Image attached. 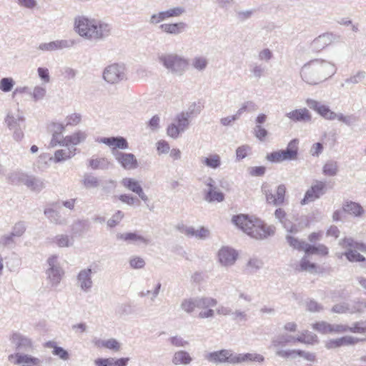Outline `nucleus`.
Instances as JSON below:
<instances>
[{"instance_id": "nucleus-48", "label": "nucleus", "mask_w": 366, "mask_h": 366, "mask_svg": "<svg viewBox=\"0 0 366 366\" xmlns=\"http://www.w3.org/2000/svg\"><path fill=\"white\" fill-rule=\"evenodd\" d=\"M164 13L167 20L169 19L182 16L186 13V9L184 6H178L164 10Z\"/></svg>"}, {"instance_id": "nucleus-20", "label": "nucleus", "mask_w": 366, "mask_h": 366, "mask_svg": "<svg viewBox=\"0 0 366 366\" xmlns=\"http://www.w3.org/2000/svg\"><path fill=\"white\" fill-rule=\"evenodd\" d=\"M92 274V269L84 268L80 270L76 276V285L84 292H90L93 287Z\"/></svg>"}, {"instance_id": "nucleus-57", "label": "nucleus", "mask_w": 366, "mask_h": 366, "mask_svg": "<svg viewBox=\"0 0 366 366\" xmlns=\"http://www.w3.org/2000/svg\"><path fill=\"white\" fill-rule=\"evenodd\" d=\"M286 239L288 244L293 248L297 249L298 250L305 251L307 245V243L305 242L300 241L298 239L291 235H287Z\"/></svg>"}, {"instance_id": "nucleus-45", "label": "nucleus", "mask_w": 366, "mask_h": 366, "mask_svg": "<svg viewBox=\"0 0 366 366\" xmlns=\"http://www.w3.org/2000/svg\"><path fill=\"white\" fill-rule=\"evenodd\" d=\"M347 313H362L366 308V303L362 301H351L347 302Z\"/></svg>"}, {"instance_id": "nucleus-25", "label": "nucleus", "mask_w": 366, "mask_h": 366, "mask_svg": "<svg viewBox=\"0 0 366 366\" xmlns=\"http://www.w3.org/2000/svg\"><path fill=\"white\" fill-rule=\"evenodd\" d=\"M116 237L117 240L125 242L127 244H148L149 243V239L139 234L137 232L117 233Z\"/></svg>"}, {"instance_id": "nucleus-5", "label": "nucleus", "mask_w": 366, "mask_h": 366, "mask_svg": "<svg viewBox=\"0 0 366 366\" xmlns=\"http://www.w3.org/2000/svg\"><path fill=\"white\" fill-rule=\"evenodd\" d=\"M339 245L345 251L342 253H337L338 258L343 256L350 262H363L365 257L359 252L366 253V244L362 242L355 241L352 237H345L339 240Z\"/></svg>"}, {"instance_id": "nucleus-49", "label": "nucleus", "mask_w": 366, "mask_h": 366, "mask_svg": "<svg viewBox=\"0 0 366 366\" xmlns=\"http://www.w3.org/2000/svg\"><path fill=\"white\" fill-rule=\"evenodd\" d=\"M305 252L307 254H320L325 256L328 254V248L324 244L312 246L307 243Z\"/></svg>"}, {"instance_id": "nucleus-23", "label": "nucleus", "mask_w": 366, "mask_h": 366, "mask_svg": "<svg viewBox=\"0 0 366 366\" xmlns=\"http://www.w3.org/2000/svg\"><path fill=\"white\" fill-rule=\"evenodd\" d=\"M121 184L127 189L137 194L139 197L144 202L148 201V197L144 192L139 181L134 178L125 177L122 179Z\"/></svg>"}, {"instance_id": "nucleus-3", "label": "nucleus", "mask_w": 366, "mask_h": 366, "mask_svg": "<svg viewBox=\"0 0 366 366\" xmlns=\"http://www.w3.org/2000/svg\"><path fill=\"white\" fill-rule=\"evenodd\" d=\"M233 223L244 232L256 239H262L274 235L275 227L267 225L257 218H249L247 215L239 214L234 216Z\"/></svg>"}, {"instance_id": "nucleus-29", "label": "nucleus", "mask_w": 366, "mask_h": 366, "mask_svg": "<svg viewBox=\"0 0 366 366\" xmlns=\"http://www.w3.org/2000/svg\"><path fill=\"white\" fill-rule=\"evenodd\" d=\"M264 361L263 355L257 353H234V365L251 362L262 363Z\"/></svg>"}, {"instance_id": "nucleus-22", "label": "nucleus", "mask_w": 366, "mask_h": 366, "mask_svg": "<svg viewBox=\"0 0 366 366\" xmlns=\"http://www.w3.org/2000/svg\"><path fill=\"white\" fill-rule=\"evenodd\" d=\"M99 143L104 144L112 149V154L114 156V151L117 149H127L129 144L123 137H102L98 139Z\"/></svg>"}, {"instance_id": "nucleus-53", "label": "nucleus", "mask_w": 366, "mask_h": 366, "mask_svg": "<svg viewBox=\"0 0 366 366\" xmlns=\"http://www.w3.org/2000/svg\"><path fill=\"white\" fill-rule=\"evenodd\" d=\"M26 229V223L24 221L17 222L12 227L11 233L12 236L19 238L25 233Z\"/></svg>"}, {"instance_id": "nucleus-47", "label": "nucleus", "mask_w": 366, "mask_h": 366, "mask_svg": "<svg viewBox=\"0 0 366 366\" xmlns=\"http://www.w3.org/2000/svg\"><path fill=\"white\" fill-rule=\"evenodd\" d=\"M366 77V72L365 71H357L355 74L350 75L348 78L345 79V84L354 85L357 84L362 81Z\"/></svg>"}, {"instance_id": "nucleus-51", "label": "nucleus", "mask_w": 366, "mask_h": 366, "mask_svg": "<svg viewBox=\"0 0 366 366\" xmlns=\"http://www.w3.org/2000/svg\"><path fill=\"white\" fill-rule=\"evenodd\" d=\"M299 351L300 350H291V349H287V350H282V349H278L276 350L275 354L277 356L280 357L282 358L288 360V359H295L299 355Z\"/></svg>"}, {"instance_id": "nucleus-60", "label": "nucleus", "mask_w": 366, "mask_h": 366, "mask_svg": "<svg viewBox=\"0 0 366 366\" xmlns=\"http://www.w3.org/2000/svg\"><path fill=\"white\" fill-rule=\"evenodd\" d=\"M350 332L358 334H366V321H359L354 322L350 327Z\"/></svg>"}, {"instance_id": "nucleus-19", "label": "nucleus", "mask_w": 366, "mask_h": 366, "mask_svg": "<svg viewBox=\"0 0 366 366\" xmlns=\"http://www.w3.org/2000/svg\"><path fill=\"white\" fill-rule=\"evenodd\" d=\"M218 260L223 267H231L234 264L238 253L234 249L229 247H222L218 251Z\"/></svg>"}, {"instance_id": "nucleus-14", "label": "nucleus", "mask_w": 366, "mask_h": 366, "mask_svg": "<svg viewBox=\"0 0 366 366\" xmlns=\"http://www.w3.org/2000/svg\"><path fill=\"white\" fill-rule=\"evenodd\" d=\"M177 229L180 233L184 234L188 237H194L197 239L202 240L207 239L210 235V231L204 227H200L195 229L193 227H189L181 224L177 226Z\"/></svg>"}, {"instance_id": "nucleus-27", "label": "nucleus", "mask_w": 366, "mask_h": 366, "mask_svg": "<svg viewBox=\"0 0 366 366\" xmlns=\"http://www.w3.org/2000/svg\"><path fill=\"white\" fill-rule=\"evenodd\" d=\"M188 26L184 21H178L175 23H165L159 26L160 30L169 35H179L186 31Z\"/></svg>"}, {"instance_id": "nucleus-36", "label": "nucleus", "mask_w": 366, "mask_h": 366, "mask_svg": "<svg viewBox=\"0 0 366 366\" xmlns=\"http://www.w3.org/2000/svg\"><path fill=\"white\" fill-rule=\"evenodd\" d=\"M200 162L212 169H217L222 165L221 157L218 154H209L207 157H202Z\"/></svg>"}, {"instance_id": "nucleus-18", "label": "nucleus", "mask_w": 366, "mask_h": 366, "mask_svg": "<svg viewBox=\"0 0 366 366\" xmlns=\"http://www.w3.org/2000/svg\"><path fill=\"white\" fill-rule=\"evenodd\" d=\"M306 104L311 109L315 111L324 119L330 121L335 119L337 113L332 112L328 106L322 104L320 102L312 99H307Z\"/></svg>"}, {"instance_id": "nucleus-24", "label": "nucleus", "mask_w": 366, "mask_h": 366, "mask_svg": "<svg viewBox=\"0 0 366 366\" xmlns=\"http://www.w3.org/2000/svg\"><path fill=\"white\" fill-rule=\"evenodd\" d=\"M44 214L49 221L56 225L65 226L69 223V218L51 207H47L44 209Z\"/></svg>"}, {"instance_id": "nucleus-8", "label": "nucleus", "mask_w": 366, "mask_h": 366, "mask_svg": "<svg viewBox=\"0 0 366 366\" xmlns=\"http://www.w3.org/2000/svg\"><path fill=\"white\" fill-rule=\"evenodd\" d=\"M65 147L64 149L56 150L53 157L48 154H41L38 160V167L44 169L48 167V162L53 161L55 163H59L70 159L75 156L76 148Z\"/></svg>"}, {"instance_id": "nucleus-39", "label": "nucleus", "mask_w": 366, "mask_h": 366, "mask_svg": "<svg viewBox=\"0 0 366 366\" xmlns=\"http://www.w3.org/2000/svg\"><path fill=\"white\" fill-rule=\"evenodd\" d=\"M231 318L237 323H244L247 322L250 318L249 308L235 309L232 310Z\"/></svg>"}, {"instance_id": "nucleus-16", "label": "nucleus", "mask_w": 366, "mask_h": 366, "mask_svg": "<svg viewBox=\"0 0 366 366\" xmlns=\"http://www.w3.org/2000/svg\"><path fill=\"white\" fill-rule=\"evenodd\" d=\"M204 184L207 189H204L205 196L204 199L208 202H221L224 199V195L222 192L217 189L214 180L209 177L204 181Z\"/></svg>"}, {"instance_id": "nucleus-21", "label": "nucleus", "mask_w": 366, "mask_h": 366, "mask_svg": "<svg viewBox=\"0 0 366 366\" xmlns=\"http://www.w3.org/2000/svg\"><path fill=\"white\" fill-rule=\"evenodd\" d=\"M11 362L22 366H39L41 361L40 359L30 355L16 353L9 357Z\"/></svg>"}, {"instance_id": "nucleus-63", "label": "nucleus", "mask_w": 366, "mask_h": 366, "mask_svg": "<svg viewBox=\"0 0 366 366\" xmlns=\"http://www.w3.org/2000/svg\"><path fill=\"white\" fill-rule=\"evenodd\" d=\"M129 265L133 269H142L145 266V261L141 257L132 256L129 259Z\"/></svg>"}, {"instance_id": "nucleus-33", "label": "nucleus", "mask_w": 366, "mask_h": 366, "mask_svg": "<svg viewBox=\"0 0 366 366\" xmlns=\"http://www.w3.org/2000/svg\"><path fill=\"white\" fill-rule=\"evenodd\" d=\"M285 116L294 122H310L311 114L306 108L298 109L287 112Z\"/></svg>"}, {"instance_id": "nucleus-54", "label": "nucleus", "mask_w": 366, "mask_h": 366, "mask_svg": "<svg viewBox=\"0 0 366 366\" xmlns=\"http://www.w3.org/2000/svg\"><path fill=\"white\" fill-rule=\"evenodd\" d=\"M161 287V282H158L153 290H143L139 293V296L140 297H144L148 295H152L150 300L152 302H154L160 292Z\"/></svg>"}, {"instance_id": "nucleus-52", "label": "nucleus", "mask_w": 366, "mask_h": 366, "mask_svg": "<svg viewBox=\"0 0 366 366\" xmlns=\"http://www.w3.org/2000/svg\"><path fill=\"white\" fill-rule=\"evenodd\" d=\"M46 94V89L42 84L35 86L33 89V92L30 93L34 102L42 100L45 97Z\"/></svg>"}, {"instance_id": "nucleus-2", "label": "nucleus", "mask_w": 366, "mask_h": 366, "mask_svg": "<svg viewBox=\"0 0 366 366\" xmlns=\"http://www.w3.org/2000/svg\"><path fill=\"white\" fill-rule=\"evenodd\" d=\"M335 65L322 59H315L305 64L300 70L302 79L310 85L325 81L336 73Z\"/></svg>"}, {"instance_id": "nucleus-61", "label": "nucleus", "mask_w": 366, "mask_h": 366, "mask_svg": "<svg viewBox=\"0 0 366 366\" xmlns=\"http://www.w3.org/2000/svg\"><path fill=\"white\" fill-rule=\"evenodd\" d=\"M124 217V213L122 211L118 210L107 221V226L111 227V228L115 227L116 226H117L121 222V221L122 220Z\"/></svg>"}, {"instance_id": "nucleus-41", "label": "nucleus", "mask_w": 366, "mask_h": 366, "mask_svg": "<svg viewBox=\"0 0 366 366\" xmlns=\"http://www.w3.org/2000/svg\"><path fill=\"white\" fill-rule=\"evenodd\" d=\"M339 171L338 163L335 160H328L322 167V173L327 177H335Z\"/></svg>"}, {"instance_id": "nucleus-35", "label": "nucleus", "mask_w": 366, "mask_h": 366, "mask_svg": "<svg viewBox=\"0 0 366 366\" xmlns=\"http://www.w3.org/2000/svg\"><path fill=\"white\" fill-rule=\"evenodd\" d=\"M192 357L189 352L184 350L175 352L172 358V362L174 365H188L192 362Z\"/></svg>"}, {"instance_id": "nucleus-15", "label": "nucleus", "mask_w": 366, "mask_h": 366, "mask_svg": "<svg viewBox=\"0 0 366 366\" xmlns=\"http://www.w3.org/2000/svg\"><path fill=\"white\" fill-rule=\"evenodd\" d=\"M114 157L122 168L126 170H133L138 167V161L132 153L114 151Z\"/></svg>"}, {"instance_id": "nucleus-17", "label": "nucleus", "mask_w": 366, "mask_h": 366, "mask_svg": "<svg viewBox=\"0 0 366 366\" xmlns=\"http://www.w3.org/2000/svg\"><path fill=\"white\" fill-rule=\"evenodd\" d=\"M75 41L72 39H57L50 42L41 43L38 49L42 51H54L72 47Z\"/></svg>"}, {"instance_id": "nucleus-11", "label": "nucleus", "mask_w": 366, "mask_h": 366, "mask_svg": "<svg viewBox=\"0 0 366 366\" xmlns=\"http://www.w3.org/2000/svg\"><path fill=\"white\" fill-rule=\"evenodd\" d=\"M103 79L109 84H114L127 79L126 69L123 64H112L103 71Z\"/></svg>"}, {"instance_id": "nucleus-9", "label": "nucleus", "mask_w": 366, "mask_h": 366, "mask_svg": "<svg viewBox=\"0 0 366 366\" xmlns=\"http://www.w3.org/2000/svg\"><path fill=\"white\" fill-rule=\"evenodd\" d=\"M49 265L46 269V274L49 284L51 287H56L59 285L64 274V271L60 266L58 261V257L56 255H52L47 259Z\"/></svg>"}, {"instance_id": "nucleus-6", "label": "nucleus", "mask_w": 366, "mask_h": 366, "mask_svg": "<svg viewBox=\"0 0 366 366\" xmlns=\"http://www.w3.org/2000/svg\"><path fill=\"white\" fill-rule=\"evenodd\" d=\"M317 338L315 335L309 334L308 331L305 330L297 337L288 334L279 335L272 340L271 345L276 350H278L288 344L297 342L304 344H313L317 342Z\"/></svg>"}, {"instance_id": "nucleus-64", "label": "nucleus", "mask_w": 366, "mask_h": 366, "mask_svg": "<svg viewBox=\"0 0 366 366\" xmlns=\"http://www.w3.org/2000/svg\"><path fill=\"white\" fill-rule=\"evenodd\" d=\"M83 184L86 188H95L99 186V181L96 177L85 175L83 179Z\"/></svg>"}, {"instance_id": "nucleus-10", "label": "nucleus", "mask_w": 366, "mask_h": 366, "mask_svg": "<svg viewBox=\"0 0 366 366\" xmlns=\"http://www.w3.org/2000/svg\"><path fill=\"white\" fill-rule=\"evenodd\" d=\"M214 301L207 296L184 298L181 301L180 309L187 314L193 313L199 307H206L214 304Z\"/></svg>"}, {"instance_id": "nucleus-4", "label": "nucleus", "mask_w": 366, "mask_h": 366, "mask_svg": "<svg viewBox=\"0 0 366 366\" xmlns=\"http://www.w3.org/2000/svg\"><path fill=\"white\" fill-rule=\"evenodd\" d=\"M158 62L169 73L182 76L189 68V59L177 53H162L157 55Z\"/></svg>"}, {"instance_id": "nucleus-32", "label": "nucleus", "mask_w": 366, "mask_h": 366, "mask_svg": "<svg viewBox=\"0 0 366 366\" xmlns=\"http://www.w3.org/2000/svg\"><path fill=\"white\" fill-rule=\"evenodd\" d=\"M299 141L297 139L291 140L286 149L282 151L283 161L295 160L297 158Z\"/></svg>"}, {"instance_id": "nucleus-46", "label": "nucleus", "mask_w": 366, "mask_h": 366, "mask_svg": "<svg viewBox=\"0 0 366 366\" xmlns=\"http://www.w3.org/2000/svg\"><path fill=\"white\" fill-rule=\"evenodd\" d=\"M263 264L264 263L261 259L252 257L248 260L246 264V269L248 272L254 274L259 270L263 267Z\"/></svg>"}, {"instance_id": "nucleus-44", "label": "nucleus", "mask_w": 366, "mask_h": 366, "mask_svg": "<svg viewBox=\"0 0 366 366\" xmlns=\"http://www.w3.org/2000/svg\"><path fill=\"white\" fill-rule=\"evenodd\" d=\"M28 175L21 171H14L8 174V179L14 184H25Z\"/></svg>"}, {"instance_id": "nucleus-43", "label": "nucleus", "mask_w": 366, "mask_h": 366, "mask_svg": "<svg viewBox=\"0 0 366 366\" xmlns=\"http://www.w3.org/2000/svg\"><path fill=\"white\" fill-rule=\"evenodd\" d=\"M24 185L34 192H40L45 187L41 179L29 175Z\"/></svg>"}, {"instance_id": "nucleus-1", "label": "nucleus", "mask_w": 366, "mask_h": 366, "mask_svg": "<svg viewBox=\"0 0 366 366\" xmlns=\"http://www.w3.org/2000/svg\"><path fill=\"white\" fill-rule=\"evenodd\" d=\"M74 30L86 40L98 41L109 37L112 27L104 20L80 14L74 19Z\"/></svg>"}, {"instance_id": "nucleus-34", "label": "nucleus", "mask_w": 366, "mask_h": 366, "mask_svg": "<svg viewBox=\"0 0 366 366\" xmlns=\"http://www.w3.org/2000/svg\"><path fill=\"white\" fill-rule=\"evenodd\" d=\"M193 109H189V111L181 112L177 114L174 119V123L178 126L179 129L184 132L189 126L190 119L192 117Z\"/></svg>"}, {"instance_id": "nucleus-7", "label": "nucleus", "mask_w": 366, "mask_h": 366, "mask_svg": "<svg viewBox=\"0 0 366 366\" xmlns=\"http://www.w3.org/2000/svg\"><path fill=\"white\" fill-rule=\"evenodd\" d=\"M5 124L10 130H13V138L14 140L21 141L24 137L23 129L25 128V117L22 112L17 107L14 111H9L6 118Z\"/></svg>"}, {"instance_id": "nucleus-12", "label": "nucleus", "mask_w": 366, "mask_h": 366, "mask_svg": "<svg viewBox=\"0 0 366 366\" xmlns=\"http://www.w3.org/2000/svg\"><path fill=\"white\" fill-rule=\"evenodd\" d=\"M326 183L322 181L315 180L310 187L306 191L304 198L301 200L302 205L307 204L320 199L326 193Z\"/></svg>"}, {"instance_id": "nucleus-58", "label": "nucleus", "mask_w": 366, "mask_h": 366, "mask_svg": "<svg viewBox=\"0 0 366 366\" xmlns=\"http://www.w3.org/2000/svg\"><path fill=\"white\" fill-rule=\"evenodd\" d=\"M109 162L106 159H91L89 161V166L92 169H106L109 168Z\"/></svg>"}, {"instance_id": "nucleus-30", "label": "nucleus", "mask_w": 366, "mask_h": 366, "mask_svg": "<svg viewBox=\"0 0 366 366\" xmlns=\"http://www.w3.org/2000/svg\"><path fill=\"white\" fill-rule=\"evenodd\" d=\"M87 137L85 132L78 131L63 138V147L76 148L75 146L84 142Z\"/></svg>"}, {"instance_id": "nucleus-40", "label": "nucleus", "mask_w": 366, "mask_h": 366, "mask_svg": "<svg viewBox=\"0 0 366 366\" xmlns=\"http://www.w3.org/2000/svg\"><path fill=\"white\" fill-rule=\"evenodd\" d=\"M343 211L355 217H360L364 213L362 207L360 204L353 202H347L345 204Z\"/></svg>"}, {"instance_id": "nucleus-28", "label": "nucleus", "mask_w": 366, "mask_h": 366, "mask_svg": "<svg viewBox=\"0 0 366 366\" xmlns=\"http://www.w3.org/2000/svg\"><path fill=\"white\" fill-rule=\"evenodd\" d=\"M360 340L357 337L352 336H345L327 341L325 342V347L328 350L335 349L342 346L355 345Z\"/></svg>"}, {"instance_id": "nucleus-26", "label": "nucleus", "mask_w": 366, "mask_h": 366, "mask_svg": "<svg viewBox=\"0 0 366 366\" xmlns=\"http://www.w3.org/2000/svg\"><path fill=\"white\" fill-rule=\"evenodd\" d=\"M10 340L19 350L27 352L33 350V343L31 340L20 333H13L10 337Z\"/></svg>"}, {"instance_id": "nucleus-38", "label": "nucleus", "mask_w": 366, "mask_h": 366, "mask_svg": "<svg viewBox=\"0 0 366 366\" xmlns=\"http://www.w3.org/2000/svg\"><path fill=\"white\" fill-rule=\"evenodd\" d=\"M53 242L59 247H69L74 244V239L66 234H58L54 237Z\"/></svg>"}, {"instance_id": "nucleus-56", "label": "nucleus", "mask_w": 366, "mask_h": 366, "mask_svg": "<svg viewBox=\"0 0 366 366\" xmlns=\"http://www.w3.org/2000/svg\"><path fill=\"white\" fill-rule=\"evenodd\" d=\"M227 292L229 296L236 297L237 296L239 299H243L246 302H251V297L249 295L245 294L244 292L239 290L234 286H230L227 287Z\"/></svg>"}, {"instance_id": "nucleus-37", "label": "nucleus", "mask_w": 366, "mask_h": 366, "mask_svg": "<svg viewBox=\"0 0 366 366\" xmlns=\"http://www.w3.org/2000/svg\"><path fill=\"white\" fill-rule=\"evenodd\" d=\"M209 65V59L203 55H196L191 61L192 69L198 72L204 71Z\"/></svg>"}, {"instance_id": "nucleus-42", "label": "nucleus", "mask_w": 366, "mask_h": 366, "mask_svg": "<svg viewBox=\"0 0 366 366\" xmlns=\"http://www.w3.org/2000/svg\"><path fill=\"white\" fill-rule=\"evenodd\" d=\"M211 300H212L214 302L212 305L206 307H199L201 311L198 314V318L199 319H212L215 316V311L212 309V307L217 306V300L215 298L209 297Z\"/></svg>"}, {"instance_id": "nucleus-59", "label": "nucleus", "mask_w": 366, "mask_h": 366, "mask_svg": "<svg viewBox=\"0 0 366 366\" xmlns=\"http://www.w3.org/2000/svg\"><path fill=\"white\" fill-rule=\"evenodd\" d=\"M312 328L322 334L331 333V324L325 321L313 324Z\"/></svg>"}, {"instance_id": "nucleus-62", "label": "nucleus", "mask_w": 366, "mask_h": 366, "mask_svg": "<svg viewBox=\"0 0 366 366\" xmlns=\"http://www.w3.org/2000/svg\"><path fill=\"white\" fill-rule=\"evenodd\" d=\"M166 20L167 19L164 15V11H161L157 13L152 14L149 19L148 20V22L149 24L154 26Z\"/></svg>"}, {"instance_id": "nucleus-31", "label": "nucleus", "mask_w": 366, "mask_h": 366, "mask_svg": "<svg viewBox=\"0 0 366 366\" xmlns=\"http://www.w3.org/2000/svg\"><path fill=\"white\" fill-rule=\"evenodd\" d=\"M335 35L332 33H324L312 42V46L316 50H322L335 40Z\"/></svg>"}, {"instance_id": "nucleus-55", "label": "nucleus", "mask_w": 366, "mask_h": 366, "mask_svg": "<svg viewBox=\"0 0 366 366\" xmlns=\"http://www.w3.org/2000/svg\"><path fill=\"white\" fill-rule=\"evenodd\" d=\"M335 119L344 123L347 126H352L357 121V118L354 114L344 115L342 113H337Z\"/></svg>"}, {"instance_id": "nucleus-13", "label": "nucleus", "mask_w": 366, "mask_h": 366, "mask_svg": "<svg viewBox=\"0 0 366 366\" xmlns=\"http://www.w3.org/2000/svg\"><path fill=\"white\" fill-rule=\"evenodd\" d=\"M234 352L232 350L222 349L204 355V359L214 365L227 363L234 365Z\"/></svg>"}, {"instance_id": "nucleus-50", "label": "nucleus", "mask_w": 366, "mask_h": 366, "mask_svg": "<svg viewBox=\"0 0 366 366\" xmlns=\"http://www.w3.org/2000/svg\"><path fill=\"white\" fill-rule=\"evenodd\" d=\"M47 347L53 348V355L58 356L63 360H67L69 358L68 352L61 347L56 345L54 342H49L46 343Z\"/></svg>"}]
</instances>
